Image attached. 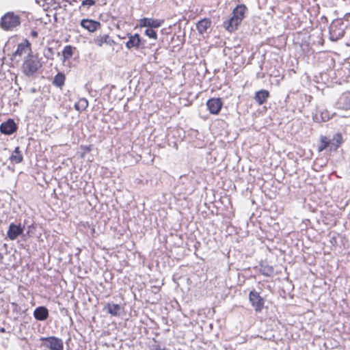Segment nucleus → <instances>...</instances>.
Instances as JSON below:
<instances>
[{
  "mask_svg": "<svg viewBox=\"0 0 350 350\" xmlns=\"http://www.w3.org/2000/svg\"><path fill=\"white\" fill-rule=\"evenodd\" d=\"M247 12V8L245 4L237 5L232 10L231 17L225 21L223 26L229 32H233L238 29Z\"/></svg>",
  "mask_w": 350,
  "mask_h": 350,
  "instance_id": "obj_1",
  "label": "nucleus"
},
{
  "mask_svg": "<svg viewBox=\"0 0 350 350\" xmlns=\"http://www.w3.org/2000/svg\"><path fill=\"white\" fill-rule=\"evenodd\" d=\"M42 67V59L37 54L29 53L24 59L21 70L27 77L35 75Z\"/></svg>",
  "mask_w": 350,
  "mask_h": 350,
  "instance_id": "obj_2",
  "label": "nucleus"
},
{
  "mask_svg": "<svg viewBox=\"0 0 350 350\" xmlns=\"http://www.w3.org/2000/svg\"><path fill=\"white\" fill-rule=\"evenodd\" d=\"M21 24L19 15L13 12L5 13L0 20V27L5 31H12Z\"/></svg>",
  "mask_w": 350,
  "mask_h": 350,
  "instance_id": "obj_3",
  "label": "nucleus"
},
{
  "mask_svg": "<svg viewBox=\"0 0 350 350\" xmlns=\"http://www.w3.org/2000/svg\"><path fill=\"white\" fill-rule=\"evenodd\" d=\"M128 40L125 44L126 47L131 50L132 49H135L136 50L142 49L145 48L144 40L141 36L136 33L132 34L131 33H127Z\"/></svg>",
  "mask_w": 350,
  "mask_h": 350,
  "instance_id": "obj_4",
  "label": "nucleus"
},
{
  "mask_svg": "<svg viewBox=\"0 0 350 350\" xmlns=\"http://www.w3.org/2000/svg\"><path fill=\"white\" fill-rule=\"evenodd\" d=\"M249 301L256 312H262L265 306V299L258 292L255 290L251 291L249 293Z\"/></svg>",
  "mask_w": 350,
  "mask_h": 350,
  "instance_id": "obj_5",
  "label": "nucleus"
},
{
  "mask_svg": "<svg viewBox=\"0 0 350 350\" xmlns=\"http://www.w3.org/2000/svg\"><path fill=\"white\" fill-rule=\"evenodd\" d=\"M27 53H33L31 50V44L29 41L25 39L22 42L19 43L17 46L16 50L12 53L11 59L14 61L17 57H22L23 55Z\"/></svg>",
  "mask_w": 350,
  "mask_h": 350,
  "instance_id": "obj_6",
  "label": "nucleus"
},
{
  "mask_svg": "<svg viewBox=\"0 0 350 350\" xmlns=\"http://www.w3.org/2000/svg\"><path fill=\"white\" fill-rule=\"evenodd\" d=\"M345 33L342 23L334 21L329 26V35L332 40H338L341 38Z\"/></svg>",
  "mask_w": 350,
  "mask_h": 350,
  "instance_id": "obj_7",
  "label": "nucleus"
},
{
  "mask_svg": "<svg viewBox=\"0 0 350 350\" xmlns=\"http://www.w3.org/2000/svg\"><path fill=\"white\" fill-rule=\"evenodd\" d=\"M206 105L210 113L217 115L223 107V102L221 98H211L206 101Z\"/></svg>",
  "mask_w": 350,
  "mask_h": 350,
  "instance_id": "obj_8",
  "label": "nucleus"
},
{
  "mask_svg": "<svg viewBox=\"0 0 350 350\" xmlns=\"http://www.w3.org/2000/svg\"><path fill=\"white\" fill-rule=\"evenodd\" d=\"M42 340L45 341L44 345L50 350H63L64 343L62 339L55 336H49L42 338Z\"/></svg>",
  "mask_w": 350,
  "mask_h": 350,
  "instance_id": "obj_9",
  "label": "nucleus"
},
{
  "mask_svg": "<svg viewBox=\"0 0 350 350\" xmlns=\"http://www.w3.org/2000/svg\"><path fill=\"white\" fill-rule=\"evenodd\" d=\"M97 47H103L104 44L112 46L116 44V42L109 34H100L96 36L91 42Z\"/></svg>",
  "mask_w": 350,
  "mask_h": 350,
  "instance_id": "obj_10",
  "label": "nucleus"
},
{
  "mask_svg": "<svg viewBox=\"0 0 350 350\" xmlns=\"http://www.w3.org/2000/svg\"><path fill=\"white\" fill-rule=\"evenodd\" d=\"M80 25L90 33H94L101 28V23L99 21L89 18L82 19Z\"/></svg>",
  "mask_w": 350,
  "mask_h": 350,
  "instance_id": "obj_11",
  "label": "nucleus"
},
{
  "mask_svg": "<svg viewBox=\"0 0 350 350\" xmlns=\"http://www.w3.org/2000/svg\"><path fill=\"white\" fill-rule=\"evenodd\" d=\"M163 23L164 21L161 19L144 17L139 20V27L140 28H159L163 24Z\"/></svg>",
  "mask_w": 350,
  "mask_h": 350,
  "instance_id": "obj_12",
  "label": "nucleus"
},
{
  "mask_svg": "<svg viewBox=\"0 0 350 350\" xmlns=\"http://www.w3.org/2000/svg\"><path fill=\"white\" fill-rule=\"evenodd\" d=\"M17 129V125L12 119H9L0 125V131L5 135H12Z\"/></svg>",
  "mask_w": 350,
  "mask_h": 350,
  "instance_id": "obj_13",
  "label": "nucleus"
},
{
  "mask_svg": "<svg viewBox=\"0 0 350 350\" xmlns=\"http://www.w3.org/2000/svg\"><path fill=\"white\" fill-rule=\"evenodd\" d=\"M23 232V228L21 224L16 225L11 224L9 226L8 230L7 232V236L10 240H15L20 234Z\"/></svg>",
  "mask_w": 350,
  "mask_h": 350,
  "instance_id": "obj_14",
  "label": "nucleus"
},
{
  "mask_svg": "<svg viewBox=\"0 0 350 350\" xmlns=\"http://www.w3.org/2000/svg\"><path fill=\"white\" fill-rule=\"evenodd\" d=\"M338 107L341 109H350V92H344L338 98Z\"/></svg>",
  "mask_w": 350,
  "mask_h": 350,
  "instance_id": "obj_15",
  "label": "nucleus"
},
{
  "mask_svg": "<svg viewBox=\"0 0 350 350\" xmlns=\"http://www.w3.org/2000/svg\"><path fill=\"white\" fill-rule=\"evenodd\" d=\"M269 96L270 94L268 90H260L255 93L254 99L259 105H262L267 101Z\"/></svg>",
  "mask_w": 350,
  "mask_h": 350,
  "instance_id": "obj_16",
  "label": "nucleus"
},
{
  "mask_svg": "<svg viewBox=\"0 0 350 350\" xmlns=\"http://www.w3.org/2000/svg\"><path fill=\"white\" fill-rule=\"evenodd\" d=\"M33 316L38 321H44L49 317V310L44 306H39L34 310Z\"/></svg>",
  "mask_w": 350,
  "mask_h": 350,
  "instance_id": "obj_17",
  "label": "nucleus"
},
{
  "mask_svg": "<svg viewBox=\"0 0 350 350\" xmlns=\"http://www.w3.org/2000/svg\"><path fill=\"white\" fill-rule=\"evenodd\" d=\"M211 25V21L208 18L201 19L196 24V29L199 33L204 34Z\"/></svg>",
  "mask_w": 350,
  "mask_h": 350,
  "instance_id": "obj_18",
  "label": "nucleus"
},
{
  "mask_svg": "<svg viewBox=\"0 0 350 350\" xmlns=\"http://www.w3.org/2000/svg\"><path fill=\"white\" fill-rule=\"evenodd\" d=\"M9 159L14 164L21 163L23 161V155L19 146L14 148Z\"/></svg>",
  "mask_w": 350,
  "mask_h": 350,
  "instance_id": "obj_19",
  "label": "nucleus"
},
{
  "mask_svg": "<svg viewBox=\"0 0 350 350\" xmlns=\"http://www.w3.org/2000/svg\"><path fill=\"white\" fill-rule=\"evenodd\" d=\"M105 309H107V312L111 316H118L120 313L121 306L118 304L107 303L105 306Z\"/></svg>",
  "mask_w": 350,
  "mask_h": 350,
  "instance_id": "obj_20",
  "label": "nucleus"
},
{
  "mask_svg": "<svg viewBox=\"0 0 350 350\" xmlns=\"http://www.w3.org/2000/svg\"><path fill=\"white\" fill-rule=\"evenodd\" d=\"M65 75L62 72H58L53 78V85L62 89L65 84Z\"/></svg>",
  "mask_w": 350,
  "mask_h": 350,
  "instance_id": "obj_21",
  "label": "nucleus"
},
{
  "mask_svg": "<svg viewBox=\"0 0 350 350\" xmlns=\"http://www.w3.org/2000/svg\"><path fill=\"white\" fill-rule=\"evenodd\" d=\"M75 49L76 48L71 45L65 46L62 51L63 61L69 60L72 57Z\"/></svg>",
  "mask_w": 350,
  "mask_h": 350,
  "instance_id": "obj_22",
  "label": "nucleus"
},
{
  "mask_svg": "<svg viewBox=\"0 0 350 350\" xmlns=\"http://www.w3.org/2000/svg\"><path fill=\"white\" fill-rule=\"evenodd\" d=\"M332 144L331 140L328 137L326 136H321L320 139V144L318 147V151L322 152L328 148L330 149Z\"/></svg>",
  "mask_w": 350,
  "mask_h": 350,
  "instance_id": "obj_23",
  "label": "nucleus"
},
{
  "mask_svg": "<svg viewBox=\"0 0 350 350\" xmlns=\"http://www.w3.org/2000/svg\"><path fill=\"white\" fill-rule=\"evenodd\" d=\"M88 100L85 98H81L75 104V109L78 111H83L88 108Z\"/></svg>",
  "mask_w": 350,
  "mask_h": 350,
  "instance_id": "obj_24",
  "label": "nucleus"
},
{
  "mask_svg": "<svg viewBox=\"0 0 350 350\" xmlns=\"http://www.w3.org/2000/svg\"><path fill=\"white\" fill-rule=\"evenodd\" d=\"M333 139L335 141V142H333L332 144V146L330 147V151L336 150L338 148V147L342 144V136L340 133H338L336 135H334Z\"/></svg>",
  "mask_w": 350,
  "mask_h": 350,
  "instance_id": "obj_25",
  "label": "nucleus"
},
{
  "mask_svg": "<svg viewBox=\"0 0 350 350\" xmlns=\"http://www.w3.org/2000/svg\"><path fill=\"white\" fill-rule=\"evenodd\" d=\"M96 4V1L94 0H83L82 1L81 5L79 6V10H85L88 11L89 8L93 6Z\"/></svg>",
  "mask_w": 350,
  "mask_h": 350,
  "instance_id": "obj_26",
  "label": "nucleus"
},
{
  "mask_svg": "<svg viewBox=\"0 0 350 350\" xmlns=\"http://www.w3.org/2000/svg\"><path fill=\"white\" fill-rule=\"evenodd\" d=\"M154 29V28H147L144 31V34L150 38L157 40L158 38V35Z\"/></svg>",
  "mask_w": 350,
  "mask_h": 350,
  "instance_id": "obj_27",
  "label": "nucleus"
},
{
  "mask_svg": "<svg viewBox=\"0 0 350 350\" xmlns=\"http://www.w3.org/2000/svg\"><path fill=\"white\" fill-rule=\"evenodd\" d=\"M80 148L83 150V152L81 154V157L84 158L86 153L90 152L92 150V145L89 146H81Z\"/></svg>",
  "mask_w": 350,
  "mask_h": 350,
  "instance_id": "obj_28",
  "label": "nucleus"
},
{
  "mask_svg": "<svg viewBox=\"0 0 350 350\" xmlns=\"http://www.w3.org/2000/svg\"><path fill=\"white\" fill-rule=\"evenodd\" d=\"M30 35L33 38H37L38 36V32L36 31L33 30V31H31Z\"/></svg>",
  "mask_w": 350,
  "mask_h": 350,
  "instance_id": "obj_29",
  "label": "nucleus"
},
{
  "mask_svg": "<svg viewBox=\"0 0 350 350\" xmlns=\"http://www.w3.org/2000/svg\"><path fill=\"white\" fill-rule=\"evenodd\" d=\"M3 259V256L1 254H0V263L2 262Z\"/></svg>",
  "mask_w": 350,
  "mask_h": 350,
  "instance_id": "obj_30",
  "label": "nucleus"
},
{
  "mask_svg": "<svg viewBox=\"0 0 350 350\" xmlns=\"http://www.w3.org/2000/svg\"><path fill=\"white\" fill-rule=\"evenodd\" d=\"M155 350H165V349H161L160 347L157 348Z\"/></svg>",
  "mask_w": 350,
  "mask_h": 350,
  "instance_id": "obj_31",
  "label": "nucleus"
}]
</instances>
